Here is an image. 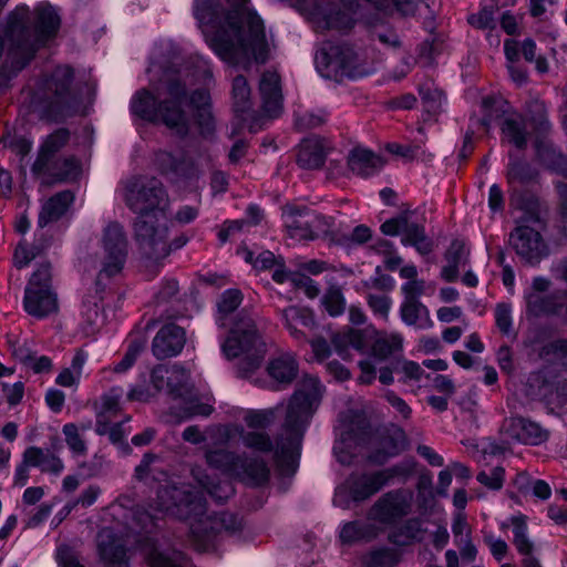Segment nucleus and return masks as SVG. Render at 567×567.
I'll return each instance as SVG.
<instances>
[{
  "label": "nucleus",
  "instance_id": "obj_1",
  "mask_svg": "<svg viewBox=\"0 0 567 567\" xmlns=\"http://www.w3.org/2000/svg\"><path fill=\"white\" fill-rule=\"evenodd\" d=\"M194 0L193 12L209 48L227 64L248 68L264 63L268 44L264 23L249 7V0Z\"/></svg>",
  "mask_w": 567,
  "mask_h": 567
},
{
  "label": "nucleus",
  "instance_id": "obj_2",
  "mask_svg": "<svg viewBox=\"0 0 567 567\" xmlns=\"http://www.w3.org/2000/svg\"><path fill=\"white\" fill-rule=\"evenodd\" d=\"M324 386L318 377L306 374L286 404L281 433L274 446L266 433L249 432L243 435L247 447L259 452H271L276 461L292 464L300 454L301 442L310 421L318 409Z\"/></svg>",
  "mask_w": 567,
  "mask_h": 567
},
{
  "label": "nucleus",
  "instance_id": "obj_3",
  "mask_svg": "<svg viewBox=\"0 0 567 567\" xmlns=\"http://www.w3.org/2000/svg\"><path fill=\"white\" fill-rule=\"evenodd\" d=\"M124 199L140 215L134 229L142 254L154 260L165 258L169 254L167 227L159 218L164 219L167 195L162 184L155 178H132L124 186Z\"/></svg>",
  "mask_w": 567,
  "mask_h": 567
},
{
  "label": "nucleus",
  "instance_id": "obj_4",
  "mask_svg": "<svg viewBox=\"0 0 567 567\" xmlns=\"http://www.w3.org/2000/svg\"><path fill=\"white\" fill-rule=\"evenodd\" d=\"M157 501L161 512L188 522L190 536L199 549H206L218 534L236 532L241 526V520L231 513L207 514L203 492H194L190 485L161 486Z\"/></svg>",
  "mask_w": 567,
  "mask_h": 567
},
{
  "label": "nucleus",
  "instance_id": "obj_5",
  "mask_svg": "<svg viewBox=\"0 0 567 567\" xmlns=\"http://www.w3.org/2000/svg\"><path fill=\"white\" fill-rule=\"evenodd\" d=\"M188 73L178 72L176 76L164 74L165 91L155 87L156 95L142 89L131 101V111L136 116L153 123H163L176 134L186 135L189 127L188 118L182 109L186 100L187 81L182 79Z\"/></svg>",
  "mask_w": 567,
  "mask_h": 567
},
{
  "label": "nucleus",
  "instance_id": "obj_6",
  "mask_svg": "<svg viewBox=\"0 0 567 567\" xmlns=\"http://www.w3.org/2000/svg\"><path fill=\"white\" fill-rule=\"evenodd\" d=\"M336 352L342 359H349L350 350L360 354H368L359 362L361 373L358 381L361 384H371L377 374V367L393 358L402 351L403 338L400 333L375 332L371 336L363 330L347 328L332 337Z\"/></svg>",
  "mask_w": 567,
  "mask_h": 567
},
{
  "label": "nucleus",
  "instance_id": "obj_7",
  "mask_svg": "<svg viewBox=\"0 0 567 567\" xmlns=\"http://www.w3.org/2000/svg\"><path fill=\"white\" fill-rule=\"evenodd\" d=\"M227 359H238V370L243 375L256 371L268 351L267 339L259 327L257 317L240 311L221 344Z\"/></svg>",
  "mask_w": 567,
  "mask_h": 567
},
{
  "label": "nucleus",
  "instance_id": "obj_8",
  "mask_svg": "<svg viewBox=\"0 0 567 567\" xmlns=\"http://www.w3.org/2000/svg\"><path fill=\"white\" fill-rule=\"evenodd\" d=\"M73 71L69 66H58L45 75L35 92V100L54 116L70 115L78 104L71 84Z\"/></svg>",
  "mask_w": 567,
  "mask_h": 567
},
{
  "label": "nucleus",
  "instance_id": "obj_9",
  "mask_svg": "<svg viewBox=\"0 0 567 567\" xmlns=\"http://www.w3.org/2000/svg\"><path fill=\"white\" fill-rule=\"evenodd\" d=\"M411 470L403 465H395L390 468L372 473L351 474L347 481L337 487L333 504L348 509L351 501L362 502L378 493L395 476H406Z\"/></svg>",
  "mask_w": 567,
  "mask_h": 567
},
{
  "label": "nucleus",
  "instance_id": "obj_10",
  "mask_svg": "<svg viewBox=\"0 0 567 567\" xmlns=\"http://www.w3.org/2000/svg\"><path fill=\"white\" fill-rule=\"evenodd\" d=\"M206 461L212 467L239 477L249 485H261L269 478V470L264 461L241 460L226 450L208 451Z\"/></svg>",
  "mask_w": 567,
  "mask_h": 567
},
{
  "label": "nucleus",
  "instance_id": "obj_11",
  "mask_svg": "<svg viewBox=\"0 0 567 567\" xmlns=\"http://www.w3.org/2000/svg\"><path fill=\"white\" fill-rule=\"evenodd\" d=\"M102 267L95 285L100 287L104 279L117 275L125 262L127 255V240L123 227L117 223L109 224L102 234Z\"/></svg>",
  "mask_w": 567,
  "mask_h": 567
},
{
  "label": "nucleus",
  "instance_id": "obj_12",
  "mask_svg": "<svg viewBox=\"0 0 567 567\" xmlns=\"http://www.w3.org/2000/svg\"><path fill=\"white\" fill-rule=\"evenodd\" d=\"M413 492L405 488L390 491L371 506L368 517L383 525H393L408 516L413 508Z\"/></svg>",
  "mask_w": 567,
  "mask_h": 567
},
{
  "label": "nucleus",
  "instance_id": "obj_13",
  "mask_svg": "<svg viewBox=\"0 0 567 567\" xmlns=\"http://www.w3.org/2000/svg\"><path fill=\"white\" fill-rule=\"evenodd\" d=\"M130 532L120 526L103 527L96 536L97 554L104 567H130Z\"/></svg>",
  "mask_w": 567,
  "mask_h": 567
},
{
  "label": "nucleus",
  "instance_id": "obj_14",
  "mask_svg": "<svg viewBox=\"0 0 567 567\" xmlns=\"http://www.w3.org/2000/svg\"><path fill=\"white\" fill-rule=\"evenodd\" d=\"M509 246L526 264L535 266L548 255V248L538 230L527 225H518L509 234Z\"/></svg>",
  "mask_w": 567,
  "mask_h": 567
},
{
  "label": "nucleus",
  "instance_id": "obj_15",
  "mask_svg": "<svg viewBox=\"0 0 567 567\" xmlns=\"http://www.w3.org/2000/svg\"><path fill=\"white\" fill-rule=\"evenodd\" d=\"M189 372L179 364L155 367L151 374V382L158 391L166 390L174 399L183 398L190 392Z\"/></svg>",
  "mask_w": 567,
  "mask_h": 567
},
{
  "label": "nucleus",
  "instance_id": "obj_16",
  "mask_svg": "<svg viewBox=\"0 0 567 567\" xmlns=\"http://www.w3.org/2000/svg\"><path fill=\"white\" fill-rule=\"evenodd\" d=\"M78 167V162L73 156H53L50 161H44L40 167L35 161L31 169L41 184L52 185L73 178Z\"/></svg>",
  "mask_w": 567,
  "mask_h": 567
},
{
  "label": "nucleus",
  "instance_id": "obj_17",
  "mask_svg": "<svg viewBox=\"0 0 567 567\" xmlns=\"http://www.w3.org/2000/svg\"><path fill=\"white\" fill-rule=\"evenodd\" d=\"M185 341L186 338L183 328L174 323L165 324L153 339V354L159 360L175 357L184 348Z\"/></svg>",
  "mask_w": 567,
  "mask_h": 567
},
{
  "label": "nucleus",
  "instance_id": "obj_18",
  "mask_svg": "<svg viewBox=\"0 0 567 567\" xmlns=\"http://www.w3.org/2000/svg\"><path fill=\"white\" fill-rule=\"evenodd\" d=\"M104 288V281L100 287L96 286V293L85 297L81 309L80 330L85 337L95 336L105 322L103 312L102 297L99 291Z\"/></svg>",
  "mask_w": 567,
  "mask_h": 567
},
{
  "label": "nucleus",
  "instance_id": "obj_19",
  "mask_svg": "<svg viewBox=\"0 0 567 567\" xmlns=\"http://www.w3.org/2000/svg\"><path fill=\"white\" fill-rule=\"evenodd\" d=\"M259 93L262 109L270 117L279 115L282 107V92L280 76L276 71H265L259 81Z\"/></svg>",
  "mask_w": 567,
  "mask_h": 567
},
{
  "label": "nucleus",
  "instance_id": "obj_20",
  "mask_svg": "<svg viewBox=\"0 0 567 567\" xmlns=\"http://www.w3.org/2000/svg\"><path fill=\"white\" fill-rule=\"evenodd\" d=\"M23 306L30 316L44 318L58 310L56 296L51 288L27 287Z\"/></svg>",
  "mask_w": 567,
  "mask_h": 567
},
{
  "label": "nucleus",
  "instance_id": "obj_21",
  "mask_svg": "<svg viewBox=\"0 0 567 567\" xmlns=\"http://www.w3.org/2000/svg\"><path fill=\"white\" fill-rule=\"evenodd\" d=\"M505 431L518 442L538 445L547 440V431L538 423L520 416L511 417L505 422Z\"/></svg>",
  "mask_w": 567,
  "mask_h": 567
},
{
  "label": "nucleus",
  "instance_id": "obj_22",
  "mask_svg": "<svg viewBox=\"0 0 567 567\" xmlns=\"http://www.w3.org/2000/svg\"><path fill=\"white\" fill-rule=\"evenodd\" d=\"M567 299V291L557 290L549 295L528 292L525 296L527 312L534 317L560 313Z\"/></svg>",
  "mask_w": 567,
  "mask_h": 567
},
{
  "label": "nucleus",
  "instance_id": "obj_23",
  "mask_svg": "<svg viewBox=\"0 0 567 567\" xmlns=\"http://www.w3.org/2000/svg\"><path fill=\"white\" fill-rule=\"evenodd\" d=\"M266 370L270 379L277 383L275 390H281L296 379L299 367L295 355L286 352L272 357Z\"/></svg>",
  "mask_w": 567,
  "mask_h": 567
},
{
  "label": "nucleus",
  "instance_id": "obj_24",
  "mask_svg": "<svg viewBox=\"0 0 567 567\" xmlns=\"http://www.w3.org/2000/svg\"><path fill=\"white\" fill-rule=\"evenodd\" d=\"M282 220L287 234L296 240H310L309 209L296 205L282 207Z\"/></svg>",
  "mask_w": 567,
  "mask_h": 567
},
{
  "label": "nucleus",
  "instance_id": "obj_25",
  "mask_svg": "<svg viewBox=\"0 0 567 567\" xmlns=\"http://www.w3.org/2000/svg\"><path fill=\"white\" fill-rule=\"evenodd\" d=\"M74 200L70 190L56 193L42 204L39 213L38 225L43 228L47 225L58 221L68 212Z\"/></svg>",
  "mask_w": 567,
  "mask_h": 567
},
{
  "label": "nucleus",
  "instance_id": "obj_26",
  "mask_svg": "<svg viewBox=\"0 0 567 567\" xmlns=\"http://www.w3.org/2000/svg\"><path fill=\"white\" fill-rule=\"evenodd\" d=\"M383 165L382 157L365 148H354L348 156L350 171L361 177L374 175Z\"/></svg>",
  "mask_w": 567,
  "mask_h": 567
},
{
  "label": "nucleus",
  "instance_id": "obj_27",
  "mask_svg": "<svg viewBox=\"0 0 567 567\" xmlns=\"http://www.w3.org/2000/svg\"><path fill=\"white\" fill-rule=\"evenodd\" d=\"M192 475L197 485L217 502H224L234 494V487L227 480L216 482L205 468L195 466Z\"/></svg>",
  "mask_w": 567,
  "mask_h": 567
},
{
  "label": "nucleus",
  "instance_id": "obj_28",
  "mask_svg": "<svg viewBox=\"0 0 567 567\" xmlns=\"http://www.w3.org/2000/svg\"><path fill=\"white\" fill-rule=\"evenodd\" d=\"M425 534L426 529L423 527L422 520L419 518H410L392 528L388 535V539L393 545L403 547L422 542Z\"/></svg>",
  "mask_w": 567,
  "mask_h": 567
},
{
  "label": "nucleus",
  "instance_id": "obj_29",
  "mask_svg": "<svg viewBox=\"0 0 567 567\" xmlns=\"http://www.w3.org/2000/svg\"><path fill=\"white\" fill-rule=\"evenodd\" d=\"M470 251L461 240H453L445 252L446 265L442 268L441 276L447 282H454L458 278L460 268L468 261Z\"/></svg>",
  "mask_w": 567,
  "mask_h": 567
},
{
  "label": "nucleus",
  "instance_id": "obj_30",
  "mask_svg": "<svg viewBox=\"0 0 567 567\" xmlns=\"http://www.w3.org/2000/svg\"><path fill=\"white\" fill-rule=\"evenodd\" d=\"M154 162L163 174L172 177H190L194 173V163L189 158H177L168 152H157Z\"/></svg>",
  "mask_w": 567,
  "mask_h": 567
},
{
  "label": "nucleus",
  "instance_id": "obj_31",
  "mask_svg": "<svg viewBox=\"0 0 567 567\" xmlns=\"http://www.w3.org/2000/svg\"><path fill=\"white\" fill-rule=\"evenodd\" d=\"M400 317L405 324L422 330L430 329L434 324L430 310L421 301H402Z\"/></svg>",
  "mask_w": 567,
  "mask_h": 567
},
{
  "label": "nucleus",
  "instance_id": "obj_32",
  "mask_svg": "<svg viewBox=\"0 0 567 567\" xmlns=\"http://www.w3.org/2000/svg\"><path fill=\"white\" fill-rule=\"evenodd\" d=\"M282 319L285 327L290 334L297 340H305V333L298 328L299 326L311 328L315 326V318L307 308L290 306L282 310Z\"/></svg>",
  "mask_w": 567,
  "mask_h": 567
},
{
  "label": "nucleus",
  "instance_id": "obj_33",
  "mask_svg": "<svg viewBox=\"0 0 567 567\" xmlns=\"http://www.w3.org/2000/svg\"><path fill=\"white\" fill-rule=\"evenodd\" d=\"M324 159L326 152L320 140L312 137L302 141L297 157L300 167L317 169L323 165Z\"/></svg>",
  "mask_w": 567,
  "mask_h": 567
},
{
  "label": "nucleus",
  "instance_id": "obj_34",
  "mask_svg": "<svg viewBox=\"0 0 567 567\" xmlns=\"http://www.w3.org/2000/svg\"><path fill=\"white\" fill-rule=\"evenodd\" d=\"M401 243L403 246L414 247L422 256L429 255L434 248L433 240L426 235L424 226L410 220L403 228Z\"/></svg>",
  "mask_w": 567,
  "mask_h": 567
},
{
  "label": "nucleus",
  "instance_id": "obj_35",
  "mask_svg": "<svg viewBox=\"0 0 567 567\" xmlns=\"http://www.w3.org/2000/svg\"><path fill=\"white\" fill-rule=\"evenodd\" d=\"M378 534L379 528L373 524L353 520L341 525L339 539L342 544H353L360 540L373 539Z\"/></svg>",
  "mask_w": 567,
  "mask_h": 567
},
{
  "label": "nucleus",
  "instance_id": "obj_36",
  "mask_svg": "<svg viewBox=\"0 0 567 567\" xmlns=\"http://www.w3.org/2000/svg\"><path fill=\"white\" fill-rule=\"evenodd\" d=\"M513 539L512 543L515 546L518 554L524 557L533 556L534 543L528 535L527 516L518 513L511 516Z\"/></svg>",
  "mask_w": 567,
  "mask_h": 567
},
{
  "label": "nucleus",
  "instance_id": "obj_37",
  "mask_svg": "<svg viewBox=\"0 0 567 567\" xmlns=\"http://www.w3.org/2000/svg\"><path fill=\"white\" fill-rule=\"evenodd\" d=\"M503 138L523 150L527 144L526 120L519 114L508 115L502 124Z\"/></svg>",
  "mask_w": 567,
  "mask_h": 567
},
{
  "label": "nucleus",
  "instance_id": "obj_38",
  "mask_svg": "<svg viewBox=\"0 0 567 567\" xmlns=\"http://www.w3.org/2000/svg\"><path fill=\"white\" fill-rule=\"evenodd\" d=\"M179 403L172 406L173 413L181 420L189 419L193 416H208L213 412V405L206 402H202L196 395L193 394V390L183 398H179Z\"/></svg>",
  "mask_w": 567,
  "mask_h": 567
},
{
  "label": "nucleus",
  "instance_id": "obj_39",
  "mask_svg": "<svg viewBox=\"0 0 567 567\" xmlns=\"http://www.w3.org/2000/svg\"><path fill=\"white\" fill-rule=\"evenodd\" d=\"M70 132L66 128H59L48 135L42 142L39 154L35 161H38V167L50 161L53 156H59L58 153L69 143Z\"/></svg>",
  "mask_w": 567,
  "mask_h": 567
},
{
  "label": "nucleus",
  "instance_id": "obj_40",
  "mask_svg": "<svg viewBox=\"0 0 567 567\" xmlns=\"http://www.w3.org/2000/svg\"><path fill=\"white\" fill-rule=\"evenodd\" d=\"M231 94L235 112L243 121H247L248 112L251 109V91L245 76L238 75L234 79Z\"/></svg>",
  "mask_w": 567,
  "mask_h": 567
},
{
  "label": "nucleus",
  "instance_id": "obj_41",
  "mask_svg": "<svg viewBox=\"0 0 567 567\" xmlns=\"http://www.w3.org/2000/svg\"><path fill=\"white\" fill-rule=\"evenodd\" d=\"M329 58L328 65L340 68L343 72L352 75L355 69L357 53L350 47L330 48V52L326 53Z\"/></svg>",
  "mask_w": 567,
  "mask_h": 567
},
{
  "label": "nucleus",
  "instance_id": "obj_42",
  "mask_svg": "<svg viewBox=\"0 0 567 567\" xmlns=\"http://www.w3.org/2000/svg\"><path fill=\"white\" fill-rule=\"evenodd\" d=\"M209 93L206 90H196L190 95V103L199 111V125L204 133H210L213 130V117L207 106L209 104Z\"/></svg>",
  "mask_w": 567,
  "mask_h": 567
},
{
  "label": "nucleus",
  "instance_id": "obj_43",
  "mask_svg": "<svg viewBox=\"0 0 567 567\" xmlns=\"http://www.w3.org/2000/svg\"><path fill=\"white\" fill-rule=\"evenodd\" d=\"M95 432L99 435H109L113 444H122L127 431L123 429V422L111 423V419H105L104 414H97Z\"/></svg>",
  "mask_w": 567,
  "mask_h": 567
},
{
  "label": "nucleus",
  "instance_id": "obj_44",
  "mask_svg": "<svg viewBox=\"0 0 567 567\" xmlns=\"http://www.w3.org/2000/svg\"><path fill=\"white\" fill-rule=\"evenodd\" d=\"M241 301L243 293L238 289H228L223 292L218 302V311L220 313L218 322L220 326H226V317L233 313L239 307Z\"/></svg>",
  "mask_w": 567,
  "mask_h": 567
},
{
  "label": "nucleus",
  "instance_id": "obj_45",
  "mask_svg": "<svg viewBox=\"0 0 567 567\" xmlns=\"http://www.w3.org/2000/svg\"><path fill=\"white\" fill-rule=\"evenodd\" d=\"M539 358L558 361L567 369V339H557L544 344L539 350Z\"/></svg>",
  "mask_w": 567,
  "mask_h": 567
},
{
  "label": "nucleus",
  "instance_id": "obj_46",
  "mask_svg": "<svg viewBox=\"0 0 567 567\" xmlns=\"http://www.w3.org/2000/svg\"><path fill=\"white\" fill-rule=\"evenodd\" d=\"M282 409H285L282 405H278L272 409L250 411L246 413L244 420L250 429H265L275 421L277 412Z\"/></svg>",
  "mask_w": 567,
  "mask_h": 567
},
{
  "label": "nucleus",
  "instance_id": "obj_47",
  "mask_svg": "<svg viewBox=\"0 0 567 567\" xmlns=\"http://www.w3.org/2000/svg\"><path fill=\"white\" fill-rule=\"evenodd\" d=\"M181 559V553H165L157 548H152L146 554V560L150 567H182Z\"/></svg>",
  "mask_w": 567,
  "mask_h": 567
},
{
  "label": "nucleus",
  "instance_id": "obj_48",
  "mask_svg": "<svg viewBox=\"0 0 567 567\" xmlns=\"http://www.w3.org/2000/svg\"><path fill=\"white\" fill-rule=\"evenodd\" d=\"M62 432L65 436L68 447L74 455L83 456L86 454V444L80 433V429L74 423L64 424Z\"/></svg>",
  "mask_w": 567,
  "mask_h": 567
},
{
  "label": "nucleus",
  "instance_id": "obj_49",
  "mask_svg": "<svg viewBox=\"0 0 567 567\" xmlns=\"http://www.w3.org/2000/svg\"><path fill=\"white\" fill-rule=\"evenodd\" d=\"M124 390L121 386L112 388L107 393L102 396V408L99 414H104L105 419H111L117 415L121 411V400Z\"/></svg>",
  "mask_w": 567,
  "mask_h": 567
},
{
  "label": "nucleus",
  "instance_id": "obj_50",
  "mask_svg": "<svg viewBox=\"0 0 567 567\" xmlns=\"http://www.w3.org/2000/svg\"><path fill=\"white\" fill-rule=\"evenodd\" d=\"M14 357L23 364L30 367L35 373L48 372L52 368V361L49 357L42 355L35 358L27 349L20 348L13 352Z\"/></svg>",
  "mask_w": 567,
  "mask_h": 567
},
{
  "label": "nucleus",
  "instance_id": "obj_51",
  "mask_svg": "<svg viewBox=\"0 0 567 567\" xmlns=\"http://www.w3.org/2000/svg\"><path fill=\"white\" fill-rule=\"evenodd\" d=\"M332 225V218L309 210L310 240L331 234Z\"/></svg>",
  "mask_w": 567,
  "mask_h": 567
},
{
  "label": "nucleus",
  "instance_id": "obj_52",
  "mask_svg": "<svg viewBox=\"0 0 567 567\" xmlns=\"http://www.w3.org/2000/svg\"><path fill=\"white\" fill-rule=\"evenodd\" d=\"M322 303L331 317L343 313L346 308L344 297L339 288H330L323 296Z\"/></svg>",
  "mask_w": 567,
  "mask_h": 567
},
{
  "label": "nucleus",
  "instance_id": "obj_53",
  "mask_svg": "<svg viewBox=\"0 0 567 567\" xmlns=\"http://www.w3.org/2000/svg\"><path fill=\"white\" fill-rule=\"evenodd\" d=\"M506 102L502 97L488 95L482 100V109L485 116L482 121L483 125L488 128L491 121L497 117L499 113L505 112Z\"/></svg>",
  "mask_w": 567,
  "mask_h": 567
},
{
  "label": "nucleus",
  "instance_id": "obj_54",
  "mask_svg": "<svg viewBox=\"0 0 567 567\" xmlns=\"http://www.w3.org/2000/svg\"><path fill=\"white\" fill-rule=\"evenodd\" d=\"M326 24L328 29L348 31L353 28L354 19L348 10H337L326 17Z\"/></svg>",
  "mask_w": 567,
  "mask_h": 567
},
{
  "label": "nucleus",
  "instance_id": "obj_55",
  "mask_svg": "<svg viewBox=\"0 0 567 567\" xmlns=\"http://www.w3.org/2000/svg\"><path fill=\"white\" fill-rule=\"evenodd\" d=\"M505 470L502 466L493 467L489 472L482 471L476 480L489 489L498 491L503 487Z\"/></svg>",
  "mask_w": 567,
  "mask_h": 567
},
{
  "label": "nucleus",
  "instance_id": "obj_56",
  "mask_svg": "<svg viewBox=\"0 0 567 567\" xmlns=\"http://www.w3.org/2000/svg\"><path fill=\"white\" fill-rule=\"evenodd\" d=\"M352 437H353V429L344 427L341 431V441L336 443V445L333 447L337 460L343 465H349L352 462L353 454H351L347 451V447L350 446Z\"/></svg>",
  "mask_w": 567,
  "mask_h": 567
},
{
  "label": "nucleus",
  "instance_id": "obj_57",
  "mask_svg": "<svg viewBox=\"0 0 567 567\" xmlns=\"http://www.w3.org/2000/svg\"><path fill=\"white\" fill-rule=\"evenodd\" d=\"M143 348H144V342L141 340H135V341L131 342L123 359L117 364H115L114 372L123 373V372L127 371L134 364L137 357L142 352Z\"/></svg>",
  "mask_w": 567,
  "mask_h": 567
},
{
  "label": "nucleus",
  "instance_id": "obj_58",
  "mask_svg": "<svg viewBox=\"0 0 567 567\" xmlns=\"http://www.w3.org/2000/svg\"><path fill=\"white\" fill-rule=\"evenodd\" d=\"M398 561V554L390 548H381L372 551L370 555V565L373 567H392Z\"/></svg>",
  "mask_w": 567,
  "mask_h": 567
},
{
  "label": "nucleus",
  "instance_id": "obj_59",
  "mask_svg": "<svg viewBox=\"0 0 567 567\" xmlns=\"http://www.w3.org/2000/svg\"><path fill=\"white\" fill-rule=\"evenodd\" d=\"M100 495L101 488L97 485H90L80 494L76 501L68 504L65 508L68 513H70L78 505L84 508L90 507L96 502Z\"/></svg>",
  "mask_w": 567,
  "mask_h": 567
},
{
  "label": "nucleus",
  "instance_id": "obj_60",
  "mask_svg": "<svg viewBox=\"0 0 567 567\" xmlns=\"http://www.w3.org/2000/svg\"><path fill=\"white\" fill-rule=\"evenodd\" d=\"M495 321L502 333L508 336L512 331V309L509 305L498 303L495 309Z\"/></svg>",
  "mask_w": 567,
  "mask_h": 567
},
{
  "label": "nucleus",
  "instance_id": "obj_61",
  "mask_svg": "<svg viewBox=\"0 0 567 567\" xmlns=\"http://www.w3.org/2000/svg\"><path fill=\"white\" fill-rule=\"evenodd\" d=\"M543 396L550 404L564 405L567 403V380L557 382L555 390L547 392V386L544 385Z\"/></svg>",
  "mask_w": 567,
  "mask_h": 567
},
{
  "label": "nucleus",
  "instance_id": "obj_62",
  "mask_svg": "<svg viewBox=\"0 0 567 567\" xmlns=\"http://www.w3.org/2000/svg\"><path fill=\"white\" fill-rule=\"evenodd\" d=\"M368 305L374 315L386 319L389 316L391 299L385 295H369Z\"/></svg>",
  "mask_w": 567,
  "mask_h": 567
},
{
  "label": "nucleus",
  "instance_id": "obj_63",
  "mask_svg": "<svg viewBox=\"0 0 567 567\" xmlns=\"http://www.w3.org/2000/svg\"><path fill=\"white\" fill-rule=\"evenodd\" d=\"M403 301H420L419 298L425 292V281L422 279L406 281L402 285Z\"/></svg>",
  "mask_w": 567,
  "mask_h": 567
},
{
  "label": "nucleus",
  "instance_id": "obj_64",
  "mask_svg": "<svg viewBox=\"0 0 567 567\" xmlns=\"http://www.w3.org/2000/svg\"><path fill=\"white\" fill-rule=\"evenodd\" d=\"M484 542L496 560L501 561L505 558L509 548L504 539L495 537L493 534H488L484 536Z\"/></svg>",
  "mask_w": 567,
  "mask_h": 567
}]
</instances>
